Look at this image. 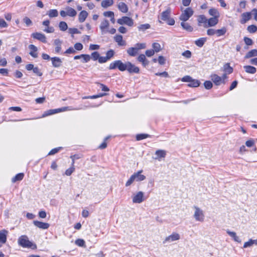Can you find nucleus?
<instances>
[{
	"instance_id": "1",
	"label": "nucleus",
	"mask_w": 257,
	"mask_h": 257,
	"mask_svg": "<svg viewBox=\"0 0 257 257\" xmlns=\"http://www.w3.org/2000/svg\"><path fill=\"white\" fill-rule=\"evenodd\" d=\"M18 244L25 248H31L35 249L37 246L35 244L33 243L29 240V238L26 235H22L18 239Z\"/></svg>"
},
{
	"instance_id": "2",
	"label": "nucleus",
	"mask_w": 257,
	"mask_h": 257,
	"mask_svg": "<svg viewBox=\"0 0 257 257\" xmlns=\"http://www.w3.org/2000/svg\"><path fill=\"white\" fill-rule=\"evenodd\" d=\"M193 208L195 210L193 216L195 220L199 222H203L205 215L203 210L196 206H194Z\"/></svg>"
},
{
	"instance_id": "3",
	"label": "nucleus",
	"mask_w": 257,
	"mask_h": 257,
	"mask_svg": "<svg viewBox=\"0 0 257 257\" xmlns=\"http://www.w3.org/2000/svg\"><path fill=\"white\" fill-rule=\"evenodd\" d=\"M171 10L168 9L166 11L162 13V20L165 21L169 25H174L175 24V20L173 18L170 17Z\"/></svg>"
},
{
	"instance_id": "4",
	"label": "nucleus",
	"mask_w": 257,
	"mask_h": 257,
	"mask_svg": "<svg viewBox=\"0 0 257 257\" xmlns=\"http://www.w3.org/2000/svg\"><path fill=\"white\" fill-rule=\"evenodd\" d=\"M60 14L62 17H65L66 16L74 17L77 15V12L71 7H66L65 8V10L60 11Z\"/></svg>"
},
{
	"instance_id": "5",
	"label": "nucleus",
	"mask_w": 257,
	"mask_h": 257,
	"mask_svg": "<svg viewBox=\"0 0 257 257\" xmlns=\"http://www.w3.org/2000/svg\"><path fill=\"white\" fill-rule=\"evenodd\" d=\"M193 14V11L190 8L186 9L180 16V20L186 22L187 21Z\"/></svg>"
},
{
	"instance_id": "6",
	"label": "nucleus",
	"mask_w": 257,
	"mask_h": 257,
	"mask_svg": "<svg viewBox=\"0 0 257 257\" xmlns=\"http://www.w3.org/2000/svg\"><path fill=\"white\" fill-rule=\"evenodd\" d=\"M117 22L119 25L125 24L130 27L133 26L134 25L133 19L126 16L122 17L121 18L118 19Z\"/></svg>"
},
{
	"instance_id": "7",
	"label": "nucleus",
	"mask_w": 257,
	"mask_h": 257,
	"mask_svg": "<svg viewBox=\"0 0 257 257\" xmlns=\"http://www.w3.org/2000/svg\"><path fill=\"white\" fill-rule=\"evenodd\" d=\"M211 79L215 85L218 86L222 84H225L226 81L222 80V78L217 74H214L210 76Z\"/></svg>"
},
{
	"instance_id": "8",
	"label": "nucleus",
	"mask_w": 257,
	"mask_h": 257,
	"mask_svg": "<svg viewBox=\"0 0 257 257\" xmlns=\"http://www.w3.org/2000/svg\"><path fill=\"white\" fill-rule=\"evenodd\" d=\"M180 238V236L178 233H173L171 235L167 237L164 240L163 243H170L171 242L179 240Z\"/></svg>"
},
{
	"instance_id": "9",
	"label": "nucleus",
	"mask_w": 257,
	"mask_h": 257,
	"mask_svg": "<svg viewBox=\"0 0 257 257\" xmlns=\"http://www.w3.org/2000/svg\"><path fill=\"white\" fill-rule=\"evenodd\" d=\"M126 70L129 73H139L140 72V69L139 67L136 66L135 65L131 63L130 62H127Z\"/></svg>"
},
{
	"instance_id": "10",
	"label": "nucleus",
	"mask_w": 257,
	"mask_h": 257,
	"mask_svg": "<svg viewBox=\"0 0 257 257\" xmlns=\"http://www.w3.org/2000/svg\"><path fill=\"white\" fill-rule=\"evenodd\" d=\"M109 26V21L106 19H103V21L101 22L99 26L102 34H103L107 32Z\"/></svg>"
},
{
	"instance_id": "11",
	"label": "nucleus",
	"mask_w": 257,
	"mask_h": 257,
	"mask_svg": "<svg viewBox=\"0 0 257 257\" xmlns=\"http://www.w3.org/2000/svg\"><path fill=\"white\" fill-rule=\"evenodd\" d=\"M32 37L35 39L42 42L43 43L47 42L45 35L41 33H34L32 34Z\"/></svg>"
},
{
	"instance_id": "12",
	"label": "nucleus",
	"mask_w": 257,
	"mask_h": 257,
	"mask_svg": "<svg viewBox=\"0 0 257 257\" xmlns=\"http://www.w3.org/2000/svg\"><path fill=\"white\" fill-rule=\"evenodd\" d=\"M144 200V193L140 191L136 194L133 198V201L135 203H141Z\"/></svg>"
},
{
	"instance_id": "13",
	"label": "nucleus",
	"mask_w": 257,
	"mask_h": 257,
	"mask_svg": "<svg viewBox=\"0 0 257 257\" xmlns=\"http://www.w3.org/2000/svg\"><path fill=\"white\" fill-rule=\"evenodd\" d=\"M251 12L243 13L241 14V19L240 20V23L242 24H245L246 22L249 21L251 18Z\"/></svg>"
},
{
	"instance_id": "14",
	"label": "nucleus",
	"mask_w": 257,
	"mask_h": 257,
	"mask_svg": "<svg viewBox=\"0 0 257 257\" xmlns=\"http://www.w3.org/2000/svg\"><path fill=\"white\" fill-rule=\"evenodd\" d=\"M218 18L216 17H212L208 20L207 21V24L204 25V27L207 28L209 27H213L215 26L218 22Z\"/></svg>"
},
{
	"instance_id": "15",
	"label": "nucleus",
	"mask_w": 257,
	"mask_h": 257,
	"mask_svg": "<svg viewBox=\"0 0 257 257\" xmlns=\"http://www.w3.org/2000/svg\"><path fill=\"white\" fill-rule=\"evenodd\" d=\"M34 224L37 227L43 229H46L49 228L50 225L48 223L43 222L39 221H34Z\"/></svg>"
},
{
	"instance_id": "16",
	"label": "nucleus",
	"mask_w": 257,
	"mask_h": 257,
	"mask_svg": "<svg viewBox=\"0 0 257 257\" xmlns=\"http://www.w3.org/2000/svg\"><path fill=\"white\" fill-rule=\"evenodd\" d=\"M143 172L142 170H141L137 173H134L132 176L133 177L134 179L136 181H141L146 179V177L141 174L142 172Z\"/></svg>"
},
{
	"instance_id": "17",
	"label": "nucleus",
	"mask_w": 257,
	"mask_h": 257,
	"mask_svg": "<svg viewBox=\"0 0 257 257\" xmlns=\"http://www.w3.org/2000/svg\"><path fill=\"white\" fill-rule=\"evenodd\" d=\"M115 41L120 46H125L126 42L123 40L122 36L120 35H116L114 38Z\"/></svg>"
},
{
	"instance_id": "18",
	"label": "nucleus",
	"mask_w": 257,
	"mask_h": 257,
	"mask_svg": "<svg viewBox=\"0 0 257 257\" xmlns=\"http://www.w3.org/2000/svg\"><path fill=\"white\" fill-rule=\"evenodd\" d=\"M8 231L5 229H3L0 231V242L5 243L7 241V236Z\"/></svg>"
},
{
	"instance_id": "19",
	"label": "nucleus",
	"mask_w": 257,
	"mask_h": 257,
	"mask_svg": "<svg viewBox=\"0 0 257 257\" xmlns=\"http://www.w3.org/2000/svg\"><path fill=\"white\" fill-rule=\"evenodd\" d=\"M51 59L52 65L54 67H59L61 65L62 61L59 57H53Z\"/></svg>"
},
{
	"instance_id": "20",
	"label": "nucleus",
	"mask_w": 257,
	"mask_h": 257,
	"mask_svg": "<svg viewBox=\"0 0 257 257\" xmlns=\"http://www.w3.org/2000/svg\"><path fill=\"white\" fill-rule=\"evenodd\" d=\"M138 60L142 63L144 66L146 67L149 64V61L146 59V56L144 54H141L138 57Z\"/></svg>"
},
{
	"instance_id": "21",
	"label": "nucleus",
	"mask_w": 257,
	"mask_h": 257,
	"mask_svg": "<svg viewBox=\"0 0 257 257\" xmlns=\"http://www.w3.org/2000/svg\"><path fill=\"white\" fill-rule=\"evenodd\" d=\"M117 7L118 10L123 13H126L128 11L127 5L123 2L119 3Z\"/></svg>"
},
{
	"instance_id": "22",
	"label": "nucleus",
	"mask_w": 257,
	"mask_h": 257,
	"mask_svg": "<svg viewBox=\"0 0 257 257\" xmlns=\"http://www.w3.org/2000/svg\"><path fill=\"white\" fill-rule=\"evenodd\" d=\"M127 62L122 63L120 60H116L117 68L121 71H124L126 70Z\"/></svg>"
},
{
	"instance_id": "23",
	"label": "nucleus",
	"mask_w": 257,
	"mask_h": 257,
	"mask_svg": "<svg viewBox=\"0 0 257 257\" xmlns=\"http://www.w3.org/2000/svg\"><path fill=\"white\" fill-rule=\"evenodd\" d=\"M62 43V42L59 39H55L54 40V45H55L56 47L55 49V51L56 53H59L61 50V44Z\"/></svg>"
},
{
	"instance_id": "24",
	"label": "nucleus",
	"mask_w": 257,
	"mask_h": 257,
	"mask_svg": "<svg viewBox=\"0 0 257 257\" xmlns=\"http://www.w3.org/2000/svg\"><path fill=\"white\" fill-rule=\"evenodd\" d=\"M245 72L247 73L254 74L256 72V69L250 65H246L243 67Z\"/></svg>"
},
{
	"instance_id": "25",
	"label": "nucleus",
	"mask_w": 257,
	"mask_h": 257,
	"mask_svg": "<svg viewBox=\"0 0 257 257\" xmlns=\"http://www.w3.org/2000/svg\"><path fill=\"white\" fill-rule=\"evenodd\" d=\"M227 233L231 237H232L234 239V240L236 242L240 243L241 240L240 239L239 237L236 235V234L235 232L229 231V230H227L226 231Z\"/></svg>"
},
{
	"instance_id": "26",
	"label": "nucleus",
	"mask_w": 257,
	"mask_h": 257,
	"mask_svg": "<svg viewBox=\"0 0 257 257\" xmlns=\"http://www.w3.org/2000/svg\"><path fill=\"white\" fill-rule=\"evenodd\" d=\"M88 16V13L85 11H81L80 14H79L78 19L80 23H83L84 22L85 19H86L87 17Z\"/></svg>"
},
{
	"instance_id": "27",
	"label": "nucleus",
	"mask_w": 257,
	"mask_h": 257,
	"mask_svg": "<svg viewBox=\"0 0 257 257\" xmlns=\"http://www.w3.org/2000/svg\"><path fill=\"white\" fill-rule=\"evenodd\" d=\"M113 4V0H103L101 2V6L104 8H107Z\"/></svg>"
},
{
	"instance_id": "28",
	"label": "nucleus",
	"mask_w": 257,
	"mask_h": 257,
	"mask_svg": "<svg viewBox=\"0 0 257 257\" xmlns=\"http://www.w3.org/2000/svg\"><path fill=\"white\" fill-rule=\"evenodd\" d=\"M127 54L131 56H135L138 53V51L135 47L129 48L127 50Z\"/></svg>"
},
{
	"instance_id": "29",
	"label": "nucleus",
	"mask_w": 257,
	"mask_h": 257,
	"mask_svg": "<svg viewBox=\"0 0 257 257\" xmlns=\"http://www.w3.org/2000/svg\"><path fill=\"white\" fill-rule=\"evenodd\" d=\"M253 244H255L256 245H257V240L256 239L252 240L251 239H250L248 241L245 242L244 243L243 247L246 248L248 247H250V246H252Z\"/></svg>"
},
{
	"instance_id": "30",
	"label": "nucleus",
	"mask_w": 257,
	"mask_h": 257,
	"mask_svg": "<svg viewBox=\"0 0 257 257\" xmlns=\"http://www.w3.org/2000/svg\"><path fill=\"white\" fill-rule=\"evenodd\" d=\"M181 25L184 30L188 32H192L193 31V28L187 23L183 21L181 23Z\"/></svg>"
},
{
	"instance_id": "31",
	"label": "nucleus",
	"mask_w": 257,
	"mask_h": 257,
	"mask_svg": "<svg viewBox=\"0 0 257 257\" xmlns=\"http://www.w3.org/2000/svg\"><path fill=\"white\" fill-rule=\"evenodd\" d=\"M206 41V38H201L196 41H195V44L196 45L199 47H202L205 42Z\"/></svg>"
},
{
	"instance_id": "32",
	"label": "nucleus",
	"mask_w": 257,
	"mask_h": 257,
	"mask_svg": "<svg viewBox=\"0 0 257 257\" xmlns=\"http://www.w3.org/2000/svg\"><path fill=\"white\" fill-rule=\"evenodd\" d=\"M223 70L225 73L229 74L232 73L233 68L230 66L229 63H226L223 66Z\"/></svg>"
},
{
	"instance_id": "33",
	"label": "nucleus",
	"mask_w": 257,
	"mask_h": 257,
	"mask_svg": "<svg viewBox=\"0 0 257 257\" xmlns=\"http://www.w3.org/2000/svg\"><path fill=\"white\" fill-rule=\"evenodd\" d=\"M253 56H257L256 49H253L249 51L245 56V58H249Z\"/></svg>"
},
{
	"instance_id": "34",
	"label": "nucleus",
	"mask_w": 257,
	"mask_h": 257,
	"mask_svg": "<svg viewBox=\"0 0 257 257\" xmlns=\"http://www.w3.org/2000/svg\"><path fill=\"white\" fill-rule=\"evenodd\" d=\"M47 15L50 18L56 17L58 15V13L57 10H50L48 12Z\"/></svg>"
},
{
	"instance_id": "35",
	"label": "nucleus",
	"mask_w": 257,
	"mask_h": 257,
	"mask_svg": "<svg viewBox=\"0 0 257 257\" xmlns=\"http://www.w3.org/2000/svg\"><path fill=\"white\" fill-rule=\"evenodd\" d=\"M227 31V29L225 27H223L221 29L216 30V34L218 37L223 36L225 35Z\"/></svg>"
},
{
	"instance_id": "36",
	"label": "nucleus",
	"mask_w": 257,
	"mask_h": 257,
	"mask_svg": "<svg viewBox=\"0 0 257 257\" xmlns=\"http://www.w3.org/2000/svg\"><path fill=\"white\" fill-rule=\"evenodd\" d=\"M24 176V174L23 173H19L12 179V182H16L18 181H21L23 179Z\"/></svg>"
},
{
	"instance_id": "37",
	"label": "nucleus",
	"mask_w": 257,
	"mask_h": 257,
	"mask_svg": "<svg viewBox=\"0 0 257 257\" xmlns=\"http://www.w3.org/2000/svg\"><path fill=\"white\" fill-rule=\"evenodd\" d=\"M60 110L57 109H49L46 111L45 113L43 114L44 116H48L49 115L53 114L59 112Z\"/></svg>"
},
{
	"instance_id": "38",
	"label": "nucleus",
	"mask_w": 257,
	"mask_h": 257,
	"mask_svg": "<svg viewBox=\"0 0 257 257\" xmlns=\"http://www.w3.org/2000/svg\"><path fill=\"white\" fill-rule=\"evenodd\" d=\"M200 82L198 80L191 79L190 83L188 84L189 87H196L199 86Z\"/></svg>"
},
{
	"instance_id": "39",
	"label": "nucleus",
	"mask_w": 257,
	"mask_h": 257,
	"mask_svg": "<svg viewBox=\"0 0 257 257\" xmlns=\"http://www.w3.org/2000/svg\"><path fill=\"white\" fill-rule=\"evenodd\" d=\"M210 15L212 16L213 17L218 18L219 16L218 11L215 9H211L209 11Z\"/></svg>"
},
{
	"instance_id": "40",
	"label": "nucleus",
	"mask_w": 257,
	"mask_h": 257,
	"mask_svg": "<svg viewBox=\"0 0 257 257\" xmlns=\"http://www.w3.org/2000/svg\"><path fill=\"white\" fill-rule=\"evenodd\" d=\"M59 27L60 30L65 31L68 29V26L66 22L62 21L59 24Z\"/></svg>"
},
{
	"instance_id": "41",
	"label": "nucleus",
	"mask_w": 257,
	"mask_h": 257,
	"mask_svg": "<svg viewBox=\"0 0 257 257\" xmlns=\"http://www.w3.org/2000/svg\"><path fill=\"white\" fill-rule=\"evenodd\" d=\"M207 19H206L205 16L200 15L198 17V22L199 23H203L204 24V25H205L206 24H207Z\"/></svg>"
},
{
	"instance_id": "42",
	"label": "nucleus",
	"mask_w": 257,
	"mask_h": 257,
	"mask_svg": "<svg viewBox=\"0 0 257 257\" xmlns=\"http://www.w3.org/2000/svg\"><path fill=\"white\" fill-rule=\"evenodd\" d=\"M75 244L81 247L85 246V241L82 239H77L75 241Z\"/></svg>"
},
{
	"instance_id": "43",
	"label": "nucleus",
	"mask_w": 257,
	"mask_h": 257,
	"mask_svg": "<svg viewBox=\"0 0 257 257\" xmlns=\"http://www.w3.org/2000/svg\"><path fill=\"white\" fill-rule=\"evenodd\" d=\"M153 50H154V52H159L161 49V46L160 44L158 43H154L152 45Z\"/></svg>"
},
{
	"instance_id": "44",
	"label": "nucleus",
	"mask_w": 257,
	"mask_h": 257,
	"mask_svg": "<svg viewBox=\"0 0 257 257\" xmlns=\"http://www.w3.org/2000/svg\"><path fill=\"white\" fill-rule=\"evenodd\" d=\"M150 28V25L149 24H142L138 27V29L140 31H144L147 29Z\"/></svg>"
},
{
	"instance_id": "45",
	"label": "nucleus",
	"mask_w": 257,
	"mask_h": 257,
	"mask_svg": "<svg viewBox=\"0 0 257 257\" xmlns=\"http://www.w3.org/2000/svg\"><path fill=\"white\" fill-rule=\"evenodd\" d=\"M247 31L250 33H254L257 31V27L255 25H252L248 26Z\"/></svg>"
},
{
	"instance_id": "46",
	"label": "nucleus",
	"mask_w": 257,
	"mask_h": 257,
	"mask_svg": "<svg viewBox=\"0 0 257 257\" xmlns=\"http://www.w3.org/2000/svg\"><path fill=\"white\" fill-rule=\"evenodd\" d=\"M136 49L138 50V51H139V50H141V49H145L146 48V44L145 43H137L135 45V46Z\"/></svg>"
},
{
	"instance_id": "47",
	"label": "nucleus",
	"mask_w": 257,
	"mask_h": 257,
	"mask_svg": "<svg viewBox=\"0 0 257 257\" xmlns=\"http://www.w3.org/2000/svg\"><path fill=\"white\" fill-rule=\"evenodd\" d=\"M81 58H82V62L83 63H86L90 61V56L88 54H81Z\"/></svg>"
},
{
	"instance_id": "48",
	"label": "nucleus",
	"mask_w": 257,
	"mask_h": 257,
	"mask_svg": "<svg viewBox=\"0 0 257 257\" xmlns=\"http://www.w3.org/2000/svg\"><path fill=\"white\" fill-rule=\"evenodd\" d=\"M243 40L245 43V44L247 46H251L253 44L252 40L246 37H244Z\"/></svg>"
},
{
	"instance_id": "49",
	"label": "nucleus",
	"mask_w": 257,
	"mask_h": 257,
	"mask_svg": "<svg viewBox=\"0 0 257 257\" xmlns=\"http://www.w3.org/2000/svg\"><path fill=\"white\" fill-rule=\"evenodd\" d=\"M204 87L207 89H210L212 87V83L210 81H206L204 83Z\"/></svg>"
},
{
	"instance_id": "50",
	"label": "nucleus",
	"mask_w": 257,
	"mask_h": 257,
	"mask_svg": "<svg viewBox=\"0 0 257 257\" xmlns=\"http://www.w3.org/2000/svg\"><path fill=\"white\" fill-rule=\"evenodd\" d=\"M57 109H59V112L61 111H64L67 110H78V108H73L71 107H63L60 108H58Z\"/></svg>"
},
{
	"instance_id": "51",
	"label": "nucleus",
	"mask_w": 257,
	"mask_h": 257,
	"mask_svg": "<svg viewBox=\"0 0 257 257\" xmlns=\"http://www.w3.org/2000/svg\"><path fill=\"white\" fill-rule=\"evenodd\" d=\"M23 21L26 24L27 26H30L32 24V21L27 17H24Z\"/></svg>"
},
{
	"instance_id": "52",
	"label": "nucleus",
	"mask_w": 257,
	"mask_h": 257,
	"mask_svg": "<svg viewBox=\"0 0 257 257\" xmlns=\"http://www.w3.org/2000/svg\"><path fill=\"white\" fill-rule=\"evenodd\" d=\"M114 51L112 50H109L106 52V57L107 59L109 60L111 57H112L114 55Z\"/></svg>"
},
{
	"instance_id": "53",
	"label": "nucleus",
	"mask_w": 257,
	"mask_h": 257,
	"mask_svg": "<svg viewBox=\"0 0 257 257\" xmlns=\"http://www.w3.org/2000/svg\"><path fill=\"white\" fill-rule=\"evenodd\" d=\"M99 56L100 55L98 52H94L91 54L92 59L94 61L98 60Z\"/></svg>"
},
{
	"instance_id": "54",
	"label": "nucleus",
	"mask_w": 257,
	"mask_h": 257,
	"mask_svg": "<svg viewBox=\"0 0 257 257\" xmlns=\"http://www.w3.org/2000/svg\"><path fill=\"white\" fill-rule=\"evenodd\" d=\"M103 15L105 17L111 18L114 15V13L112 11L104 12Z\"/></svg>"
},
{
	"instance_id": "55",
	"label": "nucleus",
	"mask_w": 257,
	"mask_h": 257,
	"mask_svg": "<svg viewBox=\"0 0 257 257\" xmlns=\"http://www.w3.org/2000/svg\"><path fill=\"white\" fill-rule=\"evenodd\" d=\"M148 136L147 134H139L136 136V139L138 141H140L148 138Z\"/></svg>"
},
{
	"instance_id": "56",
	"label": "nucleus",
	"mask_w": 257,
	"mask_h": 257,
	"mask_svg": "<svg viewBox=\"0 0 257 257\" xmlns=\"http://www.w3.org/2000/svg\"><path fill=\"white\" fill-rule=\"evenodd\" d=\"M74 170H75L74 167H71L66 170L65 174L67 176H70L72 174V173L74 171Z\"/></svg>"
},
{
	"instance_id": "57",
	"label": "nucleus",
	"mask_w": 257,
	"mask_h": 257,
	"mask_svg": "<svg viewBox=\"0 0 257 257\" xmlns=\"http://www.w3.org/2000/svg\"><path fill=\"white\" fill-rule=\"evenodd\" d=\"M8 26V25L5 21L3 19L0 18V28H7Z\"/></svg>"
},
{
	"instance_id": "58",
	"label": "nucleus",
	"mask_w": 257,
	"mask_h": 257,
	"mask_svg": "<svg viewBox=\"0 0 257 257\" xmlns=\"http://www.w3.org/2000/svg\"><path fill=\"white\" fill-rule=\"evenodd\" d=\"M44 31L48 33H53L54 32V29L52 27H46V28L44 30Z\"/></svg>"
},
{
	"instance_id": "59",
	"label": "nucleus",
	"mask_w": 257,
	"mask_h": 257,
	"mask_svg": "<svg viewBox=\"0 0 257 257\" xmlns=\"http://www.w3.org/2000/svg\"><path fill=\"white\" fill-rule=\"evenodd\" d=\"M97 84L99 85L101 89V90L104 91H109V89L106 85H105L104 84H101V83H97Z\"/></svg>"
},
{
	"instance_id": "60",
	"label": "nucleus",
	"mask_w": 257,
	"mask_h": 257,
	"mask_svg": "<svg viewBox=\"0 0 257 257\" xmlns=\"http://www.w3.org/2000/svg\"><path fill=\"white\" fill-rule=\"evenodd\" d=\"M216 30L213 29H209L207 31V34L209 36H213L216 34Z\"/></svg>"
},
{
	"instance_id": "61",
	"label": "nucleus",
	"mask_w": 257,
	"mask_h": 257,
	"mask_svg": "<svg viewBox=\"0 0 257 257\" xmlns=\"http://www.w3.org/2000/svg\"><path fill=\"white\" fill-rule=\"evenodd\" d=\"M69 32L71 34H79L80 32L76 28H69Z\"/></svg>"
},
{
	"instance_id": "62",
	"label": "nucleus",
	"mask_w": 257,
	"mask_h": 257,
	"mask_svg": "<svg viewBox=\"0 0 257 257\" xmlns=\"http://www.w3.org/2000/svg\"><path fill=\"white\" fill-rule=\"evenodd\" d=\"M182 55L187 58H190L191 56V52L189 50H186L182 53Z\"/></svg>"
},
{
	"instance_id": "63",
	"label": "nucleus",
	"mask_w": 257,
	"mask_h": 257,
	"mask_svg": "<svg viewBox=\"0 0 257 257\" xmlns=\"http://www.w3.org/2000/svg\"><path fill=\"white\" fill-rule=\"evenodd\" d=\"M33 70L34 73L36 74L37 75L39 76L42 75V73L41 72V71L38 67H34Z\"/></svg>"
},
{
	"instance_id": "64",
	"label": "nucleus",
	"mask_w": 257,
	"mask_h": 257,
	"mask_svg": "<svg viewBox=\"0 0 257 257\" xmlns=\"http://www.w3.org/2000/svg\"><path fill=\"white\" fill-rule=\"evenodd\" d=\"M74 48L78 51L81 50L83 49V45L80 43H77L74 45Z\"/></svg>"
}]
</instances>
